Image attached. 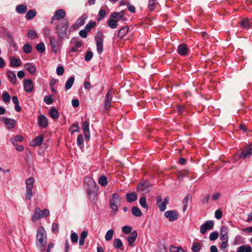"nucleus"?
<instances>
[{
  "mask_svg": "<svg viewBox=\"0 0 252 252\" xmlns=\"http://www.w3.org/2000/svg\"><path fill=\"white\" fill-rule=\"evenodd\" d=\"M44 101L48 105L51 104L53 101L52 97L51 95H46L44 97Z\"/></svg>",
  "mask_w": 252,
  "mask_h": 252,
  "instance_id": "680f3d73",
  "label": "nucleus"
},
{
  "mask_svg": "<svg viewBox=\"0 0 252 252\" xmlns=\"http://www.w3.org/2000/svg\"><path fill=\"white\" fill-rule=\"evenodd\" d=\"M25 69L29 71L31 75H33L36 71L35 67L31 64H26L25 65Z\"/></svg>",
  "mask_w": 252,
  "mask_h": 252,
  "instance_id": "4c0bfd02",
  "label": "nucleus"
},
{
  "mask_svg": "<svg viewBox=\"0 0 252 252\" xmlns=\"http://www.w3.org/2000/svg\"><path fill=\"white\" fill-rule=\"evenodd\" d=\"M24 88L26 92H31L33 88V85L31 79H25L24 83Z\"/></svg>",
  "mask_w": 252,
  "mask_h": 252,
  "instance_id": "412c9836",
  "label": "nucleus"
},
{
  "mask_svg": "<svg viewBox=\"0 0 252 252\" xmlns=\"http://www.w3.org/2000/svg\"><path fill=\"white\" fill-rule=\"evenodd\" d=\"M222 213L220 210L218 209L215 211V216L217 219H220L222 218Z\"/></svg>",
  "mask_w": 252,
  "mask_h": 252,
  "instance_id": "69168bd1",
  "label": "nucleus"
},
{
  "mask_svg": "<svg viewBox=\"0 0 252 252\" xmlns=\"http://www.w3.org/2000/svg\"><path fill=\"white\" fill-rule=\"evenodd\" d=\"M121 201V198L118 193H113L110 200V206L111 208L115 212L118 210V205L120 204Z\"/></svg>",
  "mask_w": 252,
  "mask_h": 252,
  "instance_id": "39448f33",
  "label": "nucleus"
},
{
  "mask_svg": "<svg viewBox=\"0 0 252 252\" xmlns=\"http://www.w3.org/2000/svg\"><path fill=\"white\" fill-rule=\"evenodd\" d=\"M36 239V246L40 249V251H43L47 241L46 232L43 226H41L38 228Z\"/></svg>",
  "mask_w": 252,
  "mask_h": 252,
  "instance_id": "7ed1b4c3",
  "label": "nucleus"
},
{
  "mask_svg": "<svg viewBox=\"0 0 252 252\" xmlns=\"http://www.w3.org/2000/svg\"><path fill=\"white\" fill-rule=\"evenodd\" d=\"M84 184L87 185V194L93 203L96 201L95 195L98 191V188L94 180L90 177H86Z\"/></svg>",
  "mask_w": 252,
  "mask_h": 252,
  "instance_id": "f03ea898",
  "label": "nucleus"
},
{
  "mask_svg": "<svg viewBox=\"0 0 252 252\" xmlns=\"http://www.w3.org/2000/svg\"><path fill=\"white\" fill-rule=\"evenodd\" d=\"M139 203L141 207L146 210L148 209L149 206L146 203V198L145 197L143 196L140 198Z\"/></svg>",
  "mask_w": 252,
  "mask_h": 252,
  "instance_id": "c03bdc74",
  "label": "nucleus"
},
{
  "mask_svg": "<svg viewBox=\"0 0 252 252\" xmlns=\"http://www.w3.org/2000/svg\"><path fill=\"white\" fill-rule=\"evenodd\" d=\"M237 252H252V249L250 246L243 245L238 248Z\"/></svg>",
  "mask_w": 252,
  "mask_h": 252,
  "instance_id": "473e14b6",
  "label": "nucleus"
},
{
  "mask_svg": "<svg viewBox=\"0 0 252 252\" xmlns=\"http://www.w3.org/2000/svg\"><path fill=\"white\" fill-rule=\"evenodd\" d=\"M152 184L148 180L141 181L137 186L136 189L138 191H146L149 190Z\"/></svg>",
  "mask_w": 252,
  "mask_h": 252,
  "instance_id": "9b49d317",
  "label": "nucleus"
},
{
  "mask_svg": "<svg viewBox=\"0 0 252 252\" xmlns=\"http://www.w3.org/2000/svg\"><path fill=\"white\" fill-rule=\"evenodd\" d=\"M252 156V146H247L243 148L239 157L243 159L250 158Z\"/></svg>",
  "mask_w": 252,
  "mask_h": 252,
  "instance_id": "1a4fd4ad",
  "label": "nucleus"
},
{
  "mask_svg": "<svg viewBox=\"0 0 252 252\" xmlns=\"http://www.w3.org/2000/svg\"><path fill=\"white\" fill-rule=\"evenodd\" d=\"M96 26L95 22L90 21L85 26V29H86L88 32L90 31V30L94 28Z\"/></svg>",
  "mask_w": 252,
  "mask_h": 252,
  "instance_id": "49530a36",
  "label": "nucleus"
},
{
  "mask_svg": "<svg viewBox=\"0 0 252 252\" xmlns=\"http://www.w3.org/2000/svg\"><path fill=\"white\" fill-rule=\"evenodd\" d=\"M88 32L86 29H84L83 30L80 31L79 32V34L81 37L83 38H86L87 37Z\"/></svg>",
  "mask_w": 252,
  "mask_h": 252,
  "instance_id": "338daca9",
  "label": "nucleus"
},
{
  "mask_svg": "<svg viewBox=\"0 0 252 252\" xmlns=\"http://www.w3.org/2000/svg\"><path fill=\"white\" fill-rule=\"evenodd\" d=\"M240 25L244 29L250 28V21L248 18L242 20L240 22Z\"/></svg>",
  "mask_w": 252,
  "mask_h": 252,
  "instance_id": "2f4dec72",
  "label": "nucleus"
},
{
  "mask_svg": "<svg viewBox=\"0 0 252 252\" xmlns=\"http://www.w3.org/2000/svg\"><path fill=\"white\" fill-rule=\"evenodd\" d=\"M37 122L39 126L42 128H46L48 125V119L43 115H40L38 116Z\"/></svg>",
  "mask_w": 252,
  "mask_h": 252,
  "instance_id": "6ab92c4d",
  "label": "nucleus"
},
{
  "mask_svg": "<svg viewBox=\"0 0 252 252\" xmlns=\"http://www.w3.org/2000/svg\"><path fill=\"white\" fill-rule=\"evenodd\" d=\"M88 18L87 14H84L79 17L76 22L73 25L72 28L73 30H76L81 26H83L85 20Z\"/></svg>",
  "mask_w": 252,
  "mask_h": 252,
  "instance_id": "f3484780",
  "label": "nucleus"
},
{
  "mask_svg": "<svg viewBox=\"0 0 252 252\" xmlns=\"http://www.w3.org/2000/svg\"><path fill=\"white\" fill-rule=\"evenodd\" d=\"M50 215L49 210L47 209H44L42 211L39 207H36L32 217V222H35L38 220L48 217Z\"/></svg>",
  "mask_w": 252,
  "mask_h": 252,
  "instance_id": "20e7f679",
  "label": "nucleus"
},
{
  "mask_svg": "<svg viewBox=\"0 0 252 252\" xmlns=\"http://www.w3.org/2000/svg\"><path fill=\"white\" fill-rule=\"evenodd\" d=\"M98 184L102 187H105L107 184V178L104 175L101 176L98 180Z\"/></svg>",
  "mask_w": 252,
  "mask_h": 252,
  "instance_id": "ea45409f",
  "label": "nucleus"
},
{
  "mask_svg": "<svg viewBox=\"0 0 252 252\" xmlns=\"http://www.w3.org/2000/svg\"><path fill=\"white\" fill-rule=\"evenodd\" d=\"M36 49L40 53H42L45 50V47L44 43L40 42L36 46Z\"/></svg>",
  "mask_w": 252,
  "mask_h": 252,
  "instance_id": "de8ad7c7",
  "label": "nucleus"
},
{
  "mask_svg": "<svg viewBox=\"0 0 252 252\" xmlns=\"http://www.w3.org/2000/svg\"><path fill=\"white\" fill-rule=\"evenodd\" d=\"M129 30V28L127 26L122 27L118 31L117 36L120 39H122L127 33Z\"/></svg>",
  "mask_w": 252,
  "mask_h": 252,
  "instance_id": "393cba45",
  "label": "nucleus"
},
{
  "mask_svg": "<svg viewBox=\"0 0 252 252\" xmlns=\"http://www.w3.org/2000/svg\"><path fill=\"white\" fill-rule=\"evenodd\" d=\"M2 97L3 101L5 103L9 102L11 98L10 94L6 92H3L2 93Z\"/></svg>",
  "mask_w": 252,
  "mask_h": 252,
  "instance_id": "8fccbe9b",
  "label": "nucleus"
},
{
  "mask_svg": "<svg viewBox=\"0 0 252 252\" xmlns=\"http://www.w3.org/2000/svg\"><path fill=\"white\" fill-rule=\"evenodd\" d=\"M229 229L228 228L225 226L222 225L220 230V240L221 241H228L229 237L228 236Z\"/></svg>",
  "mask_w": 252,
  "mask_h": 252,
  "instance_id": "2eb2a0df",
  "label": "nucleus"
},
{
  "mask_svg": "<svg viewBox=\"0 0 252 252\" xmlns=\"http://www.w3.org/2000/svg\"><path fill=\"white\" fill-rule=\"evenodd\" d=\"M137 237V232L136 230H134L131 232L130 234L128 235L127 238V240L128 242L129 246L133 247V243L136 240Z\"/></svg>",
  "mask_w": 252,
  "mask_h": 252,
  "instance_id": "4be33fe9",
  "label": "nucleus"
},
{
  "mask_svg": "<svg viewBox=\"0 0 252 252\" xmlns=\"http://www.w3.org/2000/svg\"><path fill=\"white\" fill-rule=\"evenodd\" d=\"M16 11L19 14L25 13L27 10V6L24 4H19L16 7Z\"/></svg>",
  "mask_w": 252,
  "mask_h": 252,
  "instance_id": "c756f323",
  "label": "nucleus"
},
{
  "mask_svg": "<svg viewBox=\"0 0 252 252\" xmlns=\"http://www.w3.org/2000/svg\"><path fill=\"white\" fill-rule=\"evenodd\" d=\"M165 217L168 219L169 221H174L178 219L179 215L176 211L169 210L164 213Z\"/></svg>",
  "mask_w": 252,
  "mask_h": 252,
  "instance_id": "4468645a",
  "label": "nucleus"
},
{
  "mask_svg": "<svg viewBox=\"0 0 252 252\" xmlns=\"http://www.w3.org/2000/svg\"><path fill=\"white\" fill-rule=\"evenodd\" d=\"M70 130H71V133L72 134L75 132H78L80 130L78 123H77L72 124L70 127Z\"/></svg>",
  "mask_w": 252,
  "mask_h": 252,
  "instance_id": "603ef678",
  "label": "nucleus"
},
{
  "mask_svg": "<svg viewBox=\"0 0 252 252\" xmlns=\"http://www.w3.org/2000/svg\"><path fill=\"white\" fill-rule=\"evenodd\" d=\"M132 214L135 217H139L142 216V212L140 209L136 206H134L131 208Z\"/></svg>",
  "mask_w": 252,
  "mask_h": 252,
  "instance_id": "f704fd0d",
  "label": "nucleus"
},
{
  "mask_svg": "<svg viewBox=\"0 0 252 252\" xmlns=\"http://www.w3.org/2000/svg\"><path fill=\"white\" fill-rule=\"evenodd\" d=\"M23 49L25 53L29 54L32 52V47L30 44L26 43L23 46Z\"/></svg>",
  "mask_w": 252,
  "mask_h": 252,
  "instance_id": "3c124183",
  "label": "nucleus"
},
{
  "mask_svg": "<svg viewBox=\"0 0 252 252\" xmlns=\"http://www.w3.org/2000/svg\"><path fill=\"white\" fill-rule=\"evenodd\" d=\"M6 76L11 83L13 84L16 83L17 78L15 73L13 71H7L6 72Z\"/></svg>",
  "mask_w": 252,
  "mask_h": 252,
  "instance_id": "bb28decb",
  "label": "nucleus"
},
{
  "mask_svg": "<svg viewBox=\"0 0 252 252\" xmlns=\"http://www.w3.org/2000/svg\"><path fill=\"white\" fill-rule=\"evenodd\" d=\"M36 13L35 10L31 9L28 11L26 15V18L27 20H30L33 19L36 16Z\"/></svg>",
  "mask_w": 252,
  "mask_h": 252,
  "instance_id": "72a5a7b5",
  "label": "nucleus"
},
{
  "mask_svg": "<svg viewBox=\"0 0 252 252\" xmlns=\"http://www.w3.org/2000/svg\"><path fill=\"white\" fill-rule=\"evenodd\" d=\"M13 145L15 146V149L17 151L22 152L24 149V148L23 145H18L17 143H15V144Z\"/></svg>",
  "mask_w": 252,
  "mask_h": 252,
  "instance_id": "774afa93",
  "label": "nucleus"
},
{
  "mask_svg": "<svg viewBox=\"0 0 252 252\" xmlns=\"http://www.w3.org/2000/svg\"><path fill=\"white\" fill-rule=\"evenodd\" d=\"M106 16V11L105 10L100 9L98 12L97 20L98 21H101Z\"/></svg>",
  "mask_w": 252,
  "mask_h": 252,
  "instance_id": "09e8293b",
  "label": "nucleus"
},
{
  "mask_svg": "<svg viewBox=\"0 0 252 252\" xmlns=\"http://www.w3.org/2000/svg\"><path fill=\"white\" fill-rule=\"evenodd\" d=\"M65 16V11L62 9H60L55 11L53 16L51 18L50 23L51 24H53V22L55 20H58V21H60V20H62L64 18Z\"/></svg>",
  "mask_w": 252,
  "mask_h": 252,
  "instance_id": "6e6552de",
  "label": "nucleus"
},
{
  "mask_svg": "<svg viewBox=\"0 0 252 252\" xmlns=\"http://www.w3.org/2000/svg\"><path fill=\"white\" fill-rule=\"evenodd\" d=\"M189 199V195H187L184 199H183V203L184 204L183 211L184 212H186L188 208V204Z\"/></svg>",
  "mask_w": 252,
  "mask_h": 252,
  "instance_id": "864d4df0",
  "label": "nucleus"
},
{
  "mask_svg": "<svg viewBox=\"0 0 252 252\" xmlns=\"http://www.w3.org/2000/svg\"><path fill=\"white\" fill-rule=\"evenodd\" d=\"M59 225L58 223L55 222L53 223L52 225V231L55 233H58L59 230Z\"/></svg>",
  "mask_w": 252,
  "mask_h": 252,
  "instance_id": "052dcab7",
  "label": "nucleus"
},
{
  "mask_svg": "<svg viewBox=\"0 0 252 252\" xmlns=\"http://www.w3.org/2000/svg\"><path fill=\"white\" fill-rule=\"evenodd\" d=\"M50 43L51 46V50L53 52L57 53L59 50L61 43L60 39L58 38V39H56L54 37H50Z\"/></svg>",
  "mask_w": 252,
  "mask_h": 252,
  "instance_id": "0eeeda50",
  "label": "nucleus"
},
{
  "mask_svg": "<svg viewBox=\"0 0 252 252\" xmlns=\"http://www.w3.org/2000/svg\"><path fill=\"white\" fill-rule=\"evenodd\" d=\"M44 137V136L43 134H40L30 142L31 146L32 147H36L41 145L43 143Z\"/></svg>",
  "mask_w": 252,
  "mask_h": 252,
  "instance_id": "aec40b11",
  "label": "nucleus"
},
{
  "mask_svg": "<svg viewBox=\"0 0 252 252\" xmlns=\"http://www.w3.org/2000/svg\"><path fill=\"white\" fill-rule=\"evenodd\" d=\"M77 144L80 148L84 147V137L83 135L79 134L78 135L77 138Z\"/></svg>",
  "mask_w": 252,
  "mask_h": 252,
  "instance_id": "79ce46f5",
  "label": "nucleus"
},
{
  "mask_svg": "<svg viewBox=\"0 0 252 252\" xmlns=\"http://www.w3.org/2000/svg\"><path fill=\"white\" fill-rule=\"evenodd\" d=\"M24 140V137L21 135H17L14 137L10 139V142L12 144H15L18 142H22Z\"/></svg>",
  "mask_w": 252,
  "mask_h": 252,
  "instance_id": "c9c22d12",
  "label": "nucleus"
},
{
  "mask_svg": "<svg viewBox=\"0 0 252 252\" xmlns=\"http://www.w3.org/2000/svg\"><path fill=\"white\" fill-rule=\"evenodd\" d=\"M118 19H110L107 21L108 26L111 29H115L118 26Z\"/></svg>",
  "mask_w": 252,
  "mask_h": 252,
  "instance_id": "7c9ffc66",
  "label": "nucleus"
},
{
  "mask_svg": "<svg viewBox=\"0 0 252 252\" xmlns=\"http://www.w3.org/2000/svg\"><path fill=\"white\" fill-rule=\"evenodd\" d=\"M27 37L32 40L34 39L37 37V32L33 30H30L28 32Z\"/></svg>",
  "mask_w": 252,
  "mask_h": 252,
  "instance_id": "e433bc0d",
  "label": "nucleus"
},
{
  "mask_svg": "<svg viewBox=\"0 0 252 252\" xmlns=\"http://www.w3.org/2000/svg\"><path fill=\"white\" fill-rule=\"evenodd\" d=\"M219 237V233L218 232H213L209 236V239L211 241H215Z\"/></svg>",
  "mask_w": 252,
  "mask_h": 252,
  "instance_id": "6e6d98bb",
  "label": "nucleus"
},
{
  "mask_svg": "<svg viewBox=\"0 0 252 252\" xmlns=\"http://www.w3.org/2000/svg\"><path fill=\"white\" fill-rule=\"evenodd\" d=\"M126 198L128 202L131 203L137 200V195L134 192L127 193L126 194Z\"/></svg>",
  "mask_w": 252,
  "mask_h": 252,
  "instance_id": "a878e982",
  "label": "nucleus"
},
{
  "mask_svg": "<svg viewBox=\"0 0 252 252\" xmlns=\"http://www.w3.org/2000/svg\"><path fill=\"white\" fill-rule=\"evenodd\" d=\"M34 180L32 177L28 178L26 180V187L33 188V184Z\"/></svg>",
  "mask_w": 252,
  "mask_h": 252,
  "instance_id": "5fc2aeb1",
  "label": "nucleus"
},
{
  "mask_svg": "<svg viewBox=\"0 0 252 252\" xmlns=\"http://www.w3.org/2000/svg\"><path fill=\"white\" fill-rule=\"evenodd\" d=\"M103 33L101 32H98L95 36L96 50L98 54L99 55L101 54L103 51Z\"/></svg>",
  "mask_w": 252,
  "mask_h": 252,
  "instance_id": "423d86ee",
  "label": "nucleus"
},
{
  "mask_svg": "<svg viewBox=\"0 0 252 252\" xmlns=\"http://www.w3.org/2000/svg\"><path fill=\"white\" fill-rule=\"evenodd\" d=\"M114 231L113 229L108 230L105 234V239L106 241H109L112 240Z\"/></svg>",
  "mask_w": 252,
  "mask_h": 252,
  "instance_id": "a19ab883",
  "label": "nucleus"
},
{
  "mask_svg": "<svg viewBox=\"0 0 252 252\" xmlns=\"http://www.w3.org/2000/svg\"><path fill=\"white\" fill-rule=\"evenodd\" d=\"M125 12L124 11H121L120 12H114L111 14L110 18L113 19H118V21L119 20H122V21H125L127 20L126 18L124 16Z\"/></svg>",
  "mask_w": 252,
  "mask_h": 252,
  "instance_id": "a211bd4d",
  "label": "nucleus"
},
{
  "mask_svg": "<svg viewBox=\"0 0 252 252\" xmlns=\"http://www.w3.org/2000/svg\"><path fill=\"white\" fill-rule=\"evenodd\" d=\"M131 230V227L130 226L125 225L122 227V231L126 234L130 233Z\"/></svg>",
  "mask_w": 252,
  "mask_h": 252,
  "instance_id": "e2e57ef3",
  "label": "nucleus"
},
{
  "mask_svg": "<svg viewBox=\"0 0 252 252\" xmlns=\"http://www.w3.org/2000/svg\"><path fill=\"white\" fill-rule=\"evenodd\" d=\"M75 81V77L74 76H71L66 81L65 84V89L66 90H69L72 86Z\"/></svg>",
  "mask_w": 252,
  "mask_h": 252,
  "instance_id": "c85d7f7f",
  "label": "nucleus"
},
{
  "mask_svg": "<svg viewBox=\"0 0 252 252\" xmlns=\"http://www.w3.org/2000/svg\"><path fill=\"white\" fill-rule=\"evenodd\" d=\"M33 188L26 187V193L25 194V198L30 200L32 198V189Z\"/></svg>",
  "mask_w": 252,
  "mask_h": 252,
  "instance_id": "a18cd8bd",
  "label": "nucleus"
},
{
  "mask_svg": "<svg viewBox=\"0 0 252 252\" xmlns=\"http://www.w3.org/2000/svg\"><path fill=\"white\" fill-rule=\"evenodd\" d=\"M188 52V48L185 44H182L178 47V53L182 56H186Z\"/></svg>",
  "mask_w": 252,
  "mask_h": 252,
  "instance_id": "5701e85b",
  "label": "nucleus"
},
{
  "mask_svg": "<svg viewBox=\"0 0 252 252\" xmlns=\"http://www.w3.org/2000/svg\"><path fill=\"white\" fill-rule=\"evenodd\" d=\"M201 249V246L200 243L193 242L191 250L193 252H199Z\"/></svg>",
  "mask_w": 252,
  "mask_h": 252,
  "instance_id": "58836bf2",
  "label": "nucleus"
},
{
  "mask_svg": "<svg viewBox=\"0 0 252 252\" xmlns=\"http://www.w3.org/2000/svg\"><path fill=\"white\" fill-rule=\"evenodd\" d=\"M22 61L19 59H16L14 57L10 58V65L12 67H17L21 66Z\"/></svg>",
  "mask_w": 252,
  "mask_h": 252,
  "instance_id": "b1692460",
  "label": "nucleus"
},
{
  "mask_svg": "<svg viewBox=\"0 0 252 252\" xmlns=\"http://www.w3.org/2000/svg\"><path fill=\"white\" fill-rule=\"evenodd\" d=\"M49 114L51 118L54 120L59 118V112L57 109L54 107H51L49 111Z\"/></svg>",
  "mask_w": 252,
  "mask_h": 252,
  "instance_id": "cd10ccee",
  "label": "nucleus"
},
{
  "mask_svg": "<svg viewBox=\"0 0 252 252\" xmlns=\"http://www.w3.org/2000/svg\"><path fill=\"white\" fill-rule=\"evenodd\" d=\"M123 246V243L119 238H116L114 240L113 247L116 249H120Z\"/></svg>",
  "mask_w": 252,
  "mask_h": 252,
  "instance_id": "37998d69",
  "label": "nucleus"
},
{
  "mask_svg": "<svg viewBox=\"0 0 252 252\" xmlns=\"http://www.w3.org/2000/svg\"><path fill=\"white\" fill-rule=\"evenodd\" d=\"M51 30L47 27H45L43 29L44 34L46 37H48L49 38H50V37H52V36H51Z\"/></svg>",
  "mask_w": 252,
  "mask_h": 252,
  "instance_id": "13d9d810",
  "label": "nucleus"
},
{
  "mask_svg": "<svg viewBox=\"0 0 252 252\" xmlns=\"http://www.w3.org/2000/svg\"><path fill=\"white\" fill-rule=\"evenodd\" d=\"M70 239L72 243H77L78 240V236L76 233L73 232L71 234Z\"/></svg>",
  "mask_w": 252,
  "mask_h": 252,
  "instance_id": "4d7b16f0",
  "label": "nucleus"
},
{
  "mask_svg": "<svg viewBox=\"0 0 252 252\" xmlns=\"http://www.w3.org/2000/svg\"><path fill=\"white\" fill-rule=\"evenodd\" d=\"M214 224V223L213 220L206 221L205 223L202 224L200 227L201 233L202 234H204L207 230L212 229Z\"/></svg>",
  "mask_w": 252,
  "mask_h": 252,
  "instance_id": "ddd939ff",
  "label": "nucleus"
},
{
  "mask_svg": "<svg viewBox=\"0 0 252 252\" xmlns=\"http://www.w3.org/2000/svg\"><path fill=\"white\" fill-rule=\"evenodd\" d=\"M64 70L63 66H58L56 69L57 74L58 75H62L64 73Z\"/></svg>",
  "mask_w": 252,
  "mask_h": 252,
  "instance_id": "0e129e2a",
  "label": "nucleus"
},
{
  "mask_svg": "<svg viewBox=\"0 0 252 252\" xmlns=\"http://www.w3.org/2000/svg\"><path fill=\"white\" fill-rule=\"evenodd\" d=\"M89 123L86 121L83 122L82 128L83 130L86 141H89L90 139V134L89 129Z\"/></svg>",
  "mask_w": 252,
  "mask_h": 252,
  "instance_id": "dca6fc26",
  "label": "nucleus"
},
{
  "mask_svg": "<svg viewBox=\"0 0 252 252\" xmlns=\"http://www.w3.org/2000/svg\"><path fill=\"white\" fill-rule=\"evenodd\" d=\"M93 56V53L92 51H87L85 57V60L86 61H90L91 60Z\"/></svg>",
  "mask_w": 252,
  "mask_h": 252,
  "instance_id": "bf43d9fd",
  "label": "nucleus"
},
{
  "mask_svg": "<svg viewBox=\"0 0 252 252\" xmlns=\"http://www.w3.org/2000/svg\"><path fill=\"white\" fill-rule=\"evenodd\" d=\"M54 25V29L56 31V33L57 34L59 39L63 40L65 38H68L67 31L69 27V25L67 19H63L61 21H58L55 23Z\"/></svg>",
  "mask_w": 252,
  "mask_h": 252,
  "instance_id": "f257e3e1",
  "label": "nucleus"
},
{
  "mask_svg": "<svg viewBox=\"0 0 252 252\" xmlns=\"http://www.w3.org/2000/svg\"><path fill=\"white\" fill-rule=\"evenodd\" d=\"M157 203L159 210L161 212H163L166 208V205L168 203L167 198H165L163 201L161 196L158 195L156 198Z\"/></svg>",
  "mask_w": 252,
  "mask_h": 252,
  "instance_id": "9d476101",
  "label": "nucleus"
},
{
  "mask_svg": "<svg viewBox=\"0 0 252 252\" xmlns=\"http://www.w3.org/2000/svg\"><path fill=\"white\" fill-rule=\"evenodd\" d=\"M1 122L4 123L6 127L8 129H12L14 128L16 125V121L13 119L6 117H1L0 119Z\"/></svg>",
  "mask_w": 252,
  "mask_h": 252,
  "instance_id": "f8f14e48",
  "label": "nucleus"
}]
</instances>
